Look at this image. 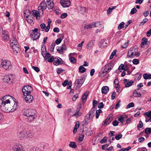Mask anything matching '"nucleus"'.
I'll list each match as a JSON object with an SVG mask.
<instances>
[{"label": "nucleus", "mask_w": 151, "mask_h": 151, "mask_svg": "<svg viewBox=\"0 0 151 151\" xmlns=\"http://www.w3.org/2000/svg\"><path fill=\"white\" fill-rule=\"evenodd\" d=\"M89 92L88 91H86L82 96V99L83 101H86L88 96V95Z\"/></svg>", "instance_id": "26"}, {"label": "nucleus", "mask_w": 151, "mask_h": 151, "mask_svg": "<svg viewBox=\"0 0 151 151\" xmlns=\"http://www.w3.org/2000/svg\"><path fill=\"white\" fill-rule=\"evenodd\" d=\"M64 70L61 68L58 69L57 70V72L58 74H60Z\"/></svg>", "instance_id": "62"}, {"label": "nucleus", "mask_w": 151, "mask_h": 151, "mask_svg": "<svg viewBox=\"0 0 151 151\" xmlns=\"http://www.w3.org/2000/svg\"><path fill=\"white\" fill-rule=\"evenodd\" d=\"M47 7L46 2L45 0L43 1L40 4V5L38 7L39 10H42V12Z\"/></svg>", "instance_id": "12"}, {"label": "nucleus", "mask_w": 151, "mask_h": 151, "mask_svg": "<svg viewBox=\"0 0 151 151\" xmlns=\"http://www.w3.org/2000/svg\"><path fill=\"white\" fill-rule=\"evenodd\" d=\"M54 5V3H51V4H48V6H47V7L48 9H52Z\"/></svg>", "instance_id": "56"}, {"label": "nucleus", "mask_w": 151, "mask_h": 151, "mask_svg": "<svg viewBox=\"0 0 151 151\" xmlns=\"http://www.w3.org/2000/svg\"><path fill=\"white\" fill-rule=\"evenodd\" d=\"M11 61L8 60H0V67L6 70H9L12 68Z\"/></svg>", "instance_id": "4"}, {"label": "nucleus", "mask_w": 151, "mask_h": 151, "mask_svg": "<svg viewBox=\"0 0 151 151\" xmlns=\"http://www.w3.org/2000/svg\"><path fill=\"white\" fill-rule=\"evenodd\" d=\"M68 14L67 13H63L60 16V18L63 19L66 18Z\"/></svg>", "instance_id": "47"}, {"label": "nucleus", "mask_w": 151, "mask_h": 151, "mask_svg": "<svg viewBox=\"0 0 151 151\" xmlns=\"http://www.w3.org/2000/svg\"><path fill=\"white\" fill-rule=\"evenodd\" d=\"M11 96H5L0 99V108L3 112L6 113L12 112L17 109V104L14 101L10 100Z\"/></svg>", "instance_id": "1"}, {"label": "nucleus", "mask_w": 151, "mask_h": 151, "mask_svg": "<svg viewBox=\"0 0 151 151\" xmlns=\"http://www.w3.org/2000/svg\"><path fill=\"white\" fill-rule=\"evenodd\" d=\"M122 136V134H120L119 135H116L115 136V138L117 140L121 138Z\"/></svg>", "instance_id": "46"}, {"label": "nucleus", "mask_w": 151, "mask_h": 151, "mask_svg": "<svg viewBox=\"0 0 151 151\" xmlns=\"http://www.w3.org/2000/svg\"><path fill=\"white\" fill-rule=\"evenodd\" d=\"M54 59L55 58L53 56H52L50 57V58H49L48 59H47L48 62L50 63L52 62H53Z\"/></svg>", "instance_id": "43"}, {"label": "nucleus", "mask_w": 151, "mask_h": 151, "mask_svg": "<svg viewBox=\"0 0 151 151\" xmlns=\"http://www.w3.org/2000/svg\"><path fill=\"white\" fill-rule=\"evenodd\" d=\"M93 118L91 117L88 114L85 116L84 120L82 122V124L83 126H86L88 124Z\"/></svg>", "instance_id": "9"}, {"label": "nucleus", "mask_w": 151, "mask_h": 151, "mask_svg": "<svg viewBox=\"0 0 151 151\" xmlns=\"http://www.w3.org/2000/svg\"><path fill=\"white\" fill-rule=\"evenodd\" d=\"M32 68L34 69L37 72H38L40 70L39 68L37 67H35V66H32Z\"/></svg>", "instance_id": "58"}, {"label": "nucleus", "mask_w": 151, "mask_h": 151, "mask_svg": "<svg viewBox=\"0 0 151 151\" xmlns=\"http://www.w3.org/2000/svg\"><path fill=\"white\" fill-rule=\"evenodd\" d=\"M94 44V42L91 40L88 42L86 48L88 49H91L93 47Z\"/></svg>", "instance_id": "23"}, {"label": "nucleus", "mask_w": 151, "mask_h": 151, "mask_svg": "<svg viewBox=\"0 0 151 151\" xmlns=\"http://www.w3.org/2000/svg\"><path fill=\"white\" fill-rule=\"evenodd\" d=\"M70 60L71 62L73 63H75L76 62V60L74 57H71L70 58Z\"/></svg>", "instance_id": "45"}, {"label": "nucleus", "mask_w": 151, "mask_h": 151, "mask_svg": "<svg viewBox=\"0 0 151 151\" xmlns=\"http://www.w3.org/2000/svg\"><path fill=\"white\" fill-rule=\"evenodd\" d=\"M40 27L42 30L43 31L46 27V25L44 23H42L40 25Z\"/></svg>", "instance_id": "50"}, {"label": "nucleus", "mask_w": 151, "mask_h": 151, "mask_svg": "<svg viewBox=\"0 0 151 151\" xmlns=\"http://www.w3.org/2000/svg\"><path fill=\"white\" fill-rule=\"evenodd\" d=\"M107 141L106 137H104L100 141V142L101 144H103L105 143Z\"/></svg>", "instance_id": "54"}, {"label": "nucleus", "mask_w": 151, "mask_h": 151, "mask_svg": "<svg viewBox=\"0 0 151 151\" xmlns=\"http://www.w3.org/2000/svg\"><path fill=\"white\" fill-rule=\"evenodd\" d=\"M79 72L81 73H84L86 70V68L83 67V65H81L79 68Z\"/></svg>", "instance_id": "29"}, {"label": "nucleus", "mask_w": 151, "mask_h": 151, "mask_svg": "<svg viewBox=\"0 0 151 151\" xmlns=\"http://www.w3.org/2000/svg\"><path fill=\"white\" fill-rule=\"evenodd\" d=\"M124 23L123 22H121L118 26V28L119 29H121L124 27Z\"/></svg>", "instance_id": "40"}, {"label": "nucleus", "mask_w": 151, "mask_h": 151, "mask_svg": "<svg viewBox=\"0 0 151 151\" xmlns=\"http://www.w3.org/2000/svg\"><path fill=\"white\" fill-rule=\"evenodd\" d=\"M82 114V112L81 111V107H78L75 111V113L72 115V116H75L78 117Z\"/></svg>", "instance_id": "14"}, {"label": "nucleus", "mask_w": 151, "mask_h": 151, "mask_svg": "<svg viewBox=\"0 0 151 151\" xmlns=\"http://www.w3.org/2000/svg\"><path fill=\"white\" fill-rule=\"evenodd\" d=\"M55 45V43H52L51 45L50 50L51 51L53 52L54 51V50Z\"/></svg>", "instance_id": "39"}, {"label": "nucleus", "mask_w": 151, "mask_h": 151, "mask_svg": "<svg viewBox=\"0 0 151 151\" xmlns=\"http://www.w3.org/2000/svg\"><path fill=\"white\" fill-rule=\"evenodd\" d=\"M38 29L37 28H35L34 30H32V32L30 34V37L33 38V40L39 39L40 33L38 32Z\"/></svg>", "instance_id": "7"}, {"label": "nucleus", "mask_w": 151, "mask_h": 151, "mask_svg": "<svg viewBox=\"0 0 151 151\" xmlns=\"http://www.w3.org/2000/svg\"><path fill=\"white\" fill-rule=\"evenodd\" d=\"M36 111L35 110L29 109L24 110L23 115L28 117V119L30 122L33 121L35 119Z\"/></svg>", "instance_id": "3"}, {"label": "nucleus", "mask_w": 151, "mask_h": 151, "mask_svg": "<svg viewBox=\"0 0 151 151\" xmlns=\"http://www.w3.org/2000/svg\"><path fill=\"white\" fill-rule=\"evenodd\" d=\"M96 110L94 108H92L88 114L91 117L93 118L95 114Z\"/></svg>", "instance_id": "21"}, {"label": "nucleus", "mask_w": 151, "mask_h": 151, "mask_svg": "<svg viewBox=\"0 0 151 151\" xmlns=\"http://www.w3.org/2000/svg\"><path fill=\"white\" fill-rule=\"evenodd\" d=\"M66 50V46L65 45H63L59 47L57 50L60 54H63Z\"/></svg>", "instance_id": "16"}, {"label": "nucleus", "mask_w": 151, "mask_h": 151, "mask_svg": "<svg viewBox=\"0 0 151 151\" xmlns=\"http://www.w3.org/2000/svg\"><path fill=\"white\" fill-rule=\"evenodd\" d=\"M113 67V65L112 63H109L106 65L99 72V76L101 78L104 77L112 69Z\"/></svg>", "instance_id": "2"}, {"label": "nucleus", "mask_w": 151, "mask_h": 151, "mask_svg": "<svg viewBox=\"0 0 151 151\" xmlns=\"http://www.w3.org/2000/svg\"><path fill=\"white\" fill-rule=\"evenodd\" d=\"M137 11V10L135 8H133L131 10L130 14H133L135 13Z\"/></svg>", "instance_id": "48"}, {"label": "nucleus", "mask_w": 151, "mask_h": 151, "mask_svg": "<svg viewBox=\"0 0 151 151\" xmlns=\"http://www.w3.org/2000/svg\"><path fill=\"white\" fill-rule=\"evenodd\" d=\"M69 146L70 147L73 148H75L76 147L75 142H71L69 144Z\"/></svg>", "instance_id": "36"}, {"label": "nucleus", "mask_w": 151, "mask_h": 151, "mask_svg": "<svg viewBox=\"0 0 151 151\" xmlns=\"http://www.w3.org/2000/svg\"><path fill=\"white\" fill-rule=\"evenodd\" d=\"M140 54L138 52V49L136 48H131L128 51L127 53L128 58H133L134 56L137 57L139 56Z\"/></svg>", "instance_id": "6"}, {"label": "nucleus", "mask_w": 151, "mask_h": 151, "mask_svg": "<svg viewBox=\"0 0 151 151\" xmlns=\"http://www.w3.org/2000/svg\"><path fill=\"white\" fill-rule=\"evenodd\" d=\"M62 41L61 38H58L55 41V43L57 45H58L60 44Z\"/></svg>", "instance_id": "61"}, {"label": "nucleus", "mask_w": 151, "mask_h": 151, "mask_svg": "<svg viewBox=\"0 0 151 151\" xmlns=\"http://www.w3.org/2000/svg\"><path fill=\"white\" fill-rule=\"evenodd\" d=\"M145 122H151V117H146Z\"/></svg>", "instance_id": "64"}, {"label": "nucleus", "mask_w": 151, "mask_h": 151, "mask_svg": "<svg viewBox=\"0 0 151 151\" xmlns=\"http://www.w3.org/2000/svg\"><path fill=\"white\" fill-rule=\"evenodd\" d=\"M93 22L91 24H89L88 25L85 26L84 27V28L86 29H91L93 27Z\"/></svg>", "instance_id": "32"}, {"label": "nucleus", "mask_w": 151, "mask_h": 151, "mask_svg": "<svg viewBox=\"0 0 151 151\" xmlns=\"http://www.w3.org/2000/svg\"><path fill=\"white\" fill-rule=\"evenodd\" d=\"M78 95L77 94H76V95H74L72 98V100L73 101H75L76 99L78 98Z\"/></svg>", "instance_id": "63"}, {"label": "nucleus", "mask_w": 151, "mask_h": 151, "mask_svg": "<svg viewBox=\"0 0 151 151\" xmlns=\"http://www.w3.org/2000/svg\"><path fill=\"white\" fill-rule=\"evenodd\" d=\"M27 138H32L33 137V134L32 133H27V135L26 136Z\"/></svg>", "instance_id": "49"}, {"label": "nucleus", "mask_w": 151, "mask_h": 151, "mask_svg": "<svg viewBox=\"0 0 151 151\" xmlns=\"http://www.w3.org/2000/svg\"><path fill=\"white\" fill-rule=\"evenodd\" d=\"M109 88L107 86H104L101 89V92L103 94H106L109 91Z\"/></svg>", "instance_id": "22"}, {"label": "nucleus", "mask_w": 151, "mask_h": 151, "mask_svg": "<svg viewBox=\"0 0 151 151\" xmlns=\"http://www.w3.org/2000/svg\"><path fill=\"white\" fill-rule=\"evenodd\" d=\"M124 67V65L123 64H122L119 66V70L120 71V72H122L121 70H123Z\"/></svg>", "instance_id": "55"}, {"label": "nucleus", "mask_w": 151, "mask_h": 151, "mask_svg": "<svg viewBox=\"0 0 151 151\" xmlns=\"http://www.w3.org/2000/svg\"><path fill=\"white\" fill-rule=\"evenodd\" d=\"M104 22H93V27H99L100 25H101L103 24Z\"/></svg>", "instance_id": "27"}, {"label": "nucleus", "mask_w": 151, "mask_h": 151, "mask_svg": "<svg viewBox=\"0 0 151 151\" xmlns=\"http://www.w3.org/2000/svg\"><path fill=\"white\" fill-rule=\"evenodd\" d=\"M11 80L10 78L9 75H5L4 76V78H3V81L4 82H5L7 83L10 81Z\"/></svg>", "instance_id": "28"}, {"label": "nucleus", "mask_w": 151, "mask_h": 151, "mask_svg": "<svg viewBox=\"0 0 151 151\" xmlns=\"http://www.w3.org/2000/svg\"><path fill=\"white\" fill-rule=\"evenodd\" d=\"M119 124V122L116 120L114 121L112 123L113 125L115 127L117 126Z\"/></svg>", "instance_id": "59"}, {"label": "nucleus", "mask_w": 151, "mask_h": 151, "mask_svg": "<svg viewBox=\"0 0 151 151\" xmlns=\"http://www.w3.org/2000/svg\"><path fill=\"white\" fill-rule=\"evenodd\" d=\"M124 84L126 87H128L132 86L134 83V81L132 80L129 81L126 79L124 80Z\"/></svg>", "instance_id": "17"}, {"label": "nucleus", "mask_w": 151, "mask_h": 151, "mask_svg": "<svg viewBox=\"0 0 151 151\" xmlns=\"http://www.w3.org/2000/svg\"><path fill=\"white\" fill-rule=\"evenodd\" d=\"M145 132L147 134H150L151 132V128H147L145 129Z\"/></svg>", "instance_id": "38"}, {"label": "nucleus", "mask_w": 151, "mask_h": 151, "mask_svg": "<svg viewBox=\"0 0 151 151\" xmlns=\"http://www.w3.org/2000/svg\"><path fill=\"white\" fill-rule=\"evenodd\" d=\"M60 3L63 7H69L71 3L69 0L65 1L61 0L60 1Z\"/></svg>", "instance_id": "13"}, {"label": "nucleus", "mask_w": 151, "mask_h": 151, "mask_svg": "<svg viewBox=\"0 0 151 151\" xmlns=\"http://www.w3.org/2000/svg\"><path fill=\"white\" fill-rule=\"evenodd\" d=\"M134 106V104L133 102H131L129 103L126 106L127 108L128 109L131 107H132Z\"/></svg>", "instance_id": "41"}, {"label": "nucleus", "mask_w": 151, "mask_h": 151, "mask_svg": "<svg viewBox=\"0 0 151 151\" xmlns=\"http://www.w3.org/2000/svg\"><path fill=\"white\" fill-rule=\"evenodd\" d=\"M63 61L62 59L59 57H55L54 61L53 62V64L56 66H58L59 65L63 64Z\"/></svg>", "instance_id": "10"}, {"label": "nucleus", "mask_w": 151, "mask_h": 151, "mask_svg": "<svg viewBox=\"0 0 151 151\" xmlns=\"http://www.w3.org/2000/svg\"><path fill=\"white\" fill-rule=\"evenodd\" d=\"M32 90V87L29 85L25 86L22 88V91L24 96L29 94Z\"/></svg>", "instance_id": "8"}, {"label": "nucleus", "mask_w": 151, "mask_h": 151, "mask_svg": "<svg viewBox=\"0 0 151 151\" xmlns=\"http://www.w3.org/2000/svg\"><path fill=\"white\" fill-rule=\"evenodd\" d=\"M116 6H114L109 7L107 12V14H108L111 13L112 12V10L116 8Z\"/></svg>", "instance_id": "31"}, {"label": "nucleus", "mask_w": 151, "mask_h": 151, "mask_svg": "<svg viewBox=\"0 0 151 151\" xmlns=\"http://www.w3.org/2000/svg\"><path fill=\"white\" fill-rule=\"evenodd\" d=\"M112 120V117L110 115H109L106 119L104 122V124L103 125L109 124L111 122Z\"/></svg>", "instance_id": "20"}, {"label": "nucleus", "mask_w": 151, "mask_h": 151, "mask_svg": "<svg viewBox=\"0 0 151 151\" xmlns=\"http://www.w3.org/2000/svg\"><path fill=\"white\" fill-rule=\"evenodd\" d=\"M79 12L81 14H84L86 12V8L80 6L78 9Z\"/></svg>", "instance_id": "25"}, {"label": "nucleus", "mask_w": 151, "mask_h": 151, "mask_svg": "<svg viewBox=\"0 0 151 151\" xmlns=\"http://www.w3.org/2000/svg\"><path fill=\"white\" fill-rule=\"evenodd\" d=\"M12 149L14 151H23V147L21 145L19 144L13 146Z\"/></svg>", "instance_id": "11"}, {"label": "nucleus", "mask_w": 151, "mask_h": 151, "mask_svg": "<svg viewBox=\"0 0 151 151\" xmlns=\"http://www.w3.org/2000/svg\"><path fill=\"white\" fill-rule=\"evenodd\" d=\"M139 90V88H137L134 90L133 96L134 97H140L141 96V94L139 92H138V91Z\"/></svg>", "instance_id": "24"}, {"label": "nucleus", "mask_w": 151, "mask_h": 151, "mask_svg": "<svg viewBox=\"0 0 151 151\" xmlns=\"http://www.w3.org/2000/svg\"><path fill=\"white\" fill-rule=\"evenodd\" d=\"M143 78L144 79H151V74H148L147 73L144 74L143 75Z\"/></svg>", "instance_id": "30"}, {"label": "nucleus", "mask_w": 151, "mask_h": 151, "mask_svg": "<svg viewBox=\"0 0 151 151\" xmlns=\"http://www.w3.org/2000/svg\"><path fill=\"white\" fill-rule=\"evenodd\" d=\"M68 83H69V82H68V80H66L62 83L63 85L64 86H66Z\"/></svg>", "instance_id": "53"}, {"label": "nucleus", "mask_w": 151, "mask_h": 151, "mask_svg": "<svg viewBox=\"0 0 151 151\" xmlns=\"http://www.w3.org/2000/svg\"><path fill=\"white\" fill-rule=\"evenodd\" d=\"M102 112V111L101 110L99 109L98 110L96 111V118L98 119L99 116V114L101 113Z\"/></svg>", "instance_id": "35"}, {"label": "nucleus", "mask_w": 151, "mask_h": 151, "mask_svg": "<svg viewBox=\"0 0 151 151\" xmlns=\"http://www.w3.org/2000/svg\"><path fill=\"white\" fill-rule=\"evenodd\" d=\"M125 119L124 118L123 116H120L118 119V120L122 124L124 123Z\"/></svg>", "instance_id": "34"}, {"label": "nucleus", "mask_w": 151, "mask_h": 151, "mask_svg": "<svg viewBox=\"0 0 151 151\" xmlns=\"http://www.w3.org/2000/svg\"><path fill=\"white\" fill-rule=\"evenodd\" d=\"M10 43L14 53L16 55L17 54L19 51L20 49L18 46V45L16 39L14 38H12L10 40Z\"/></svg>", "instance_id": "5"}, {"label": "nucleus", "mask_w": 151, "mask_h": 151, "mask_svg": "<svg viewBox=\"0 0 151 151\" xmlns=\"http://www.w3.org/2000/svg\"><path fill=\"white\" fill-rule=\"evenodd\" d=\"M32 12L33 14V16L34 17L38 16V15H40L38 11H37L36 10H33L32 11Z\"/></svg>", "instance_id": "37"}, {"label": "nucleus", "mask_w": 151, "mask_h": 151, "mask_svg": "<svg viewBox=\"0 0 151 151\" xmlns=\"http://www.w3.org/2000/svg\"><path fill=\"white\" fill-rule=\"evenodd\" d=\"M143 126V124L142 121H140L139 123V125L137 126V129L139 130V129L142 128Z\"/></svg>", "instance_id": "44"}, {"label": "nucleus", "mask_w": 151, "mask_h": 151, "mask_svg": "<svg viewBox=\"0 0 151 151\" xmlns=\"http://www.w3.org/2000/svg\"><path fill=\"white\" fill-rule=\"evenodd\" d=\"M132 62L134 64L137 65L139 63V60L137 59H134L133 60Z\"/></svg>", "instance_id": "60"}, {"label": "nucleus", "mask_w": 151, "mask_h": 151, "mask_svg": "<svg viewBox=\"0 0 151 151\" xmlns=\"http://www.w3.org/2000/svg\"><path fill=\"white\" fill-rule=\"evenodd\" d=\"M84 81V79L83 77H81L79 78L76 80L75 83L77 84V86L80 87L83 84Z\"/></svg>", "instance_id": "15"}, {"label": "nucleus", "mask_w": 151, "mask_h": 151, "mask_svg": "<svg viewBox=\"0 0 151 151\" xmlns=\"http://www.w3.org/2000/svg\"><path fill=\"white\" fill-rule=\"evenodd\" d=\"M142 41H143L142 42L141 45V47L146 44L147 41V39L145 37H144L143 38Z\"/></svg>", "instance_id": "33"}, {"label": "nucleus", "mask_w": 151, "mask_h": 151, "mask_svg": "<svg viewBox=\"0 0 151 151\" xmlns=\"http://www.w3.org/2000/svg\"><path fill=\"white\" fill-rule=\"evenodd\" d=\"M132 119L133 117H132L128 118L126 120V123L127 124H130Z\"/></svg>", "instance_id": "42"}, {"label": "nucleus", "mask_w": 151, "mask_h": 151, "mask_svg": "<svg viewBox=\"0 0 151 151\" xmlns=\"http://www.w3.org/2000/svg\"><path fill=\"white\" fill-rule=\"evenodd\" d=\"M25 97V100L27 103H30L32 102L33 100V97L31 95L28 94L26 95Z\"/></svg>", "instance_id": "19"}, {"label": "nucleus", "mask_w": 151, "mask_h": 151, "mask_svg": "<svg viewBox=\"0 0 151 151\" xmlns=\"http://www.w3.org/2000/svg\"><path fill=\"white\" fill-rule=\"evenodd\" d=\"M18 136L21 139H23L27 135V133L24 131H21L17 133Z\"/></svg>", "instance_id": "18"}, {"label": "nucleus", "mask_w": 151, "mask_h": 151, "mask_svg": "<svg viewBox=\"0 0 151 151\" xmlns=\"http://www.w3.org/2000/svg\"><path fill=\"white\" fill-rule=\"evenodd\" d=\"M45 57V58L47 60L48 59L51 57L50 54L49 52L46 53Z\"/></svg>", "instance_id": "51"}, {"label": "nucleus", "mask_w": 151, "mask_h": 151, "mask_svg": "<svg viewBox=\"0 0 151 151\" xmlns=\"http://www.w3.org/2000/svg\"><path fill=\"white\" fill-rule=\"evenodd\" d=\"M148 19L147 18H145L143 19V21L142 22L140 23V24L139 25H142L145 23L147 21Z\"/></svg>", "instance_id": "52"}, {"label": "nucleus", "mask_w": 151, "mask_h": 151, "mask_svg": "<svg viewBox=\"0 0 151 151\" xmlns=\"http://www.w3.org/2000/svg\"><path fill=\"white\" fill-rule=\"evenodd\" d=\"M151 114V111H149L147 112H146L144 113V114L146 115L147 116L146 117H149L150 116V115Z\"/></svg>", "instance_id": "57"}]
</instances>
